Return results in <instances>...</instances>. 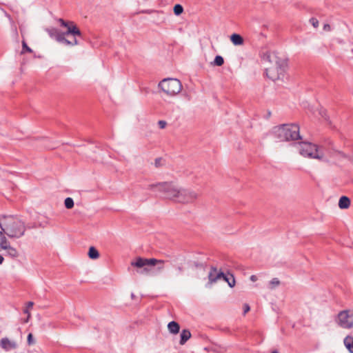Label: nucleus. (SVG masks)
Wrapping results in <instances>:
<instances>
[{"instance_id": "9b49d317", "label": "nucleus", "mask_w": 353, "mask_h": 353, "mask_svg": "<svg viewBox=\"0 0 353 353\" xmlns=\"http://www.w3.org/2000/svg\"><path fill=\"white\" fill-rule=\"evenodd\" d=\"M198 197V194L192 190L180 188L176 199V202L182 203H192Z\"/></svg>"}, {"instance_id": "4be33fe9", "label": "nucleus", "mask_w": 353, "mask_h": 353, "mask_svg": "<svg viewBox=\"0 0 353 353\" xmlns=\"http://www.w3.org/2000/svg\"><path fill=\"white\" fill-rule=\"evenodd\" d=\"M65 207L67 209H71L74 207V201L72 198L68 197L64 201Z\"/></svg>"}, {"instance_id": "a19ab883", "label": "nucleus", "mask_w": 353, "mask_h": 353, "mask_svg": "<svg viewBox=\"0 0 353 353\" xmlns=\"http://www.w3.org/2000/svg\"><path fill=\"white\" fill-rule=\"evenodd\" d=\"M272 353H278L276 350H274L272 352Z\"/></svg>"}, {"instance_id": "b1692460", "label": "nucleus", "mask_w": 353, "mask_h": 353, "mask_svg": "<svg viewBox=\"0 0 353 353\" xmlns=\"http://www.w3.org/2000/svg\"><path fill=\"white\" fill-rule=\"evenodd\" d=\"M223 63H224V59L221 56L217 55L215 57V59L214 60V64L215 65L221 66Z\"/></svg>"}, {"instance_id": "f3484780", "label": "nucleus", "mask_w": 353, "mask_h": 353, "mask_svg": "<svg viewBox=\"0 0 353 353\" xmlns=\"http://www.w3.org/2000/svg\"><path fill=\"white\" fill-rule=\"evenodd\" d=\"M350 205V200L347 196H343L340 198L339 201V207L341 209H347Z\"/></svg>"}, {"instance_id": "79ce46f5", "label": "nucleus", "mask_w": 353, "mask_h": 353, "mask_svg": "<svg viewBox=\"0 0 353 353\" xmlns=\"http://www.w3.org/2000/svg\"><path fill=\"white\" fill-rule=\"evenodd\" d=\"M24 312L28 313V310H25Z\"/></svg>"}, {"instance_id": "412c9836", "label": "nucleus", "mask_w": 353, "mask_h": 353, "mask_svg": "<svg viewBox=\"0 0 353 353\" xmlns=\"http://www.w3.org/2000/svg\"><path fill=\"white\" fill-rule=\"evenodd\" d=\"M88 256L92 259H97L99 256L98 250L94 247H90L88 251Z\"/></svg>"}, {"instance_id": "72a5a7b5", "label": "nucleus", "mask_w": 353, "mask_h": 353, "mask_svg": "<svg viewBox=\"0 0 353 353\" xmlns=\"http://www.w3.org/2000/svg\"><path fill=\"white\" fill-rule=\"evenodd\" d=\"M331 29L330 26L329 24H325L323 26V30L325 31H330Z\"/></svg>"}, {"instance_id": "7ed1b4c3", "label": "nucleus", "mask_w": 353, "mask_h": 353, "mask_svg": "<svg viewBox=\"0 0 353 353\" xmlns=\"http://www.w3.org/2000/svg\"><path fill=\"white\" fill-rule=\"evenodd\" d=\"M272 134L279 141L301 139L299 126L297 124H283L272 129Z\"/></svg>"}, {"instance_id": "c85d7f7f", "label": "nucleus", "mask_w": 353, "mask_h": 353, "mask_svg": "<svg viewBox=\"0 0 353 353\" xmlns=\"http://www.w3.org/2000/svg\"><path fill=\"white\" fill-rule=\"evenodd\" d=\"M310 23L315 28H318V26H319V21L316 18H314V17L311 18L310 19Z\"/></svg>"}, {"instance_id": "f8f14e48", "label": "nucleus", "mask_w": 353, "mask_h": 353, "mask_svg": "<svg viewBox=\"0 0 353 353\" xmlns=\"http://www.w3.org/2000/svg\"><path fill=\"white\" fill-rule=\"evenodd\" d=\"M285 67H276L272 65L265 69L266 76L273 81L283 79L284 77Z\"/></svg>"}, {"instance_id": "20e7f679", "label": "nucleus", "mask_w": 353, "mask_h": 353, "mask_svg": "<svg viewBox=\"0 0 353 353\" xmlns=\"http://www.w3.org/2000/svg\"><path fill=\"white\" fill-rule=\"evenodd\" d=\"M148 189L159 192V196L163 199L176 202L179 188L173 182L150 184Z\"/></svg>"}, {"instance_id": "f03ea898", "label": "nucleus", "mask_w": 353, "mask_h": 353, "mask_svg": "<svg viewBox=\"0 0 353 353\" xmlns=\"http://www.w3.org/2000/svg\"><path fill=\"white\" fill-rule=\"evenodd\" d=\"M0 228L10 238H20L26 231L25 224L14 215H0Z\"/></svg>"}, {"instance_id": "cd10ccee", "label": "nucleus", "mask_w": 353, "mask_h": 353, "mask_svg": "<svg viewBox=\"0 0 353 353\" xmlns=\"http://www.w3.org/2000/svg\"><path fill=\"white\" fill-rule=\"evenodd\" d=\"M27 342L29 345L34 343V337L32 333H29L27 337Z\"/></svg>"}, {"instance_id": "39448f33", "label": "nucleus", "mask_w": 353, "mask_h": 353, "mask_svg": "<svg viewBox=\"0 0 353 353\" xmlns=\"http://www.w3.org/2000/svg\"><path fill=\"white\" fill-rule=\"evenodd\" d=\"M210 270L208 273L209 282L206 284V287L209 285L216 283L218 281H223L226 282L230 288L235 285V279L233 274L228 273L225 274L222 271H218L215 266H210Z\"/></svg>"}, {"instance_id": "c756f323", "label": "nucleus", "mask_w": 353, "mask_h": 353, "mask_svg": "<svg viewBox=\"0 0 353 353\" xmlns=\"http://www.w3.org/2000/svg\"><path fill=\"white\" fill-rule=\"evenodd\" d=\"M158 125H159V127L161 128V129H163L166 127L167 125V122L165 121H163V120H160L158 121Z\"/></svg>"}, {"instance_id": "e433bc0d", "label": "nucleus", "mask_w": 353, "mask_h": 353, "mask_svg": "<svg viewBox=\"0 0 353 353\" xmlns=\"http://www.w3.org/2000/svg\"><path fill=\"white\" fill-rule=\"evenodd\" d=\"M3 257L1 255H0V264H1L3 262Z\"/></svg>"}, {"instance_id": "1a4fd4ad", "label": "nucleus", "mask_w": 353, "mask_h": 353, "mask_svg": "<svg viewBox=\"0 0 353 353\" xmlns=\"http://www.w3.org/2000/svg\"><path fill=\"white\" fill-rule=\"evenodd\" d=\"M336 321L342 328H352L353 327V309L339 312Z\"/></svg>"}, {"instance_id": "4c0bfd02", "label": "nucleus", "mask_w": 353, "mask_h": 353, "mask_svg": "<svg viewBox=\"0 0 353 353\" xmlns=\"http://www.w3.org/2000/svg\"><path fill=\"white\" fill-rule=\"evenodd\" d=\"M131 299H136V296L134 293H131Z\"/></svg>"}, {"instance_id": "a211bd4d", "label": "nucleus", "mask_w": 353, "mask_h": 353, "mask_svg": "<svg viewBox=\"0 0 353 353\" xmlns=\"http://www.w3.org/2000/svg\"><path fill=\"white\" fill-rule=\"evenodd\" d=\"M230 40L232 42V43L235 46L242 45L243 43V39L239 34H232L230 36Z\"/></svg>"}, {"instance_id": "423d86ee", "label": "nucleus", "mask_w": 353, "mask_h": 353, "mask_svg": "<svg viewBox=\"0 0 353 353\" xmlns=\"http://www.w3.org/2000/svg\"><path fill=\"white\" fill-rule=\"evenodd\" d=\"M159 87L167 95L174 96L181 90V81L176 79L168 78L164 79L159 83Z\"/></svg>"}, {"instance_id": "6e6552de", "label": "nucleus", "mask_w": 353, "mask_h": 353, "mask_svg": "<svg viewBox=\"0 0 353 353\" xmlns=\"http://www.w3.org/2000/svg\"><path fill=\"white\" fill-rule=\"evenodd\" d=\"M299 152L302 156L305 157L317 159H321L323 157V155L318 149V146L308 142H301L300 143Z\"/></svg>"}, {"instance_id": "473e14b6", "label": "nucleus", "mask_w": 353, "mask_h": 353, "mask_svg": "<svg viewBox=\"0 0 353 353\" xmlns=\"http://www.w3.org/2000/svg\"><path fill=\"white\" fill-rule=\"evenodd\" d=\"M319 114L321 115L322 117H323L325 120H327V114H326V110H321L319 111Z\"/></svg>"}, {"instance_id": "ddd939ff", "label": "nucleus", "mask_w": 353, "mask_h": 353, "mask_svg": "<svg viewBox=\"0 0 353 353\" xmlns=\"http://www.w3.org/2000/svg\"><path fill=\"white\" fill-rule=\"evenodd\" d=\"M163 260H158L154 258L145 259L141 256H137L132 261L130 265H156L157 263H165Z\"/></svg>"}, {"instance_id": "2f4dec72", "label": "nucleus", "mask_w": 353, "mask_h": 353, "mask_svg": "<svg viewBox=\"0 0 353 353\" xmlns=\"http://www.w3.org/2000/svg\"><path fill=\"white\" fill-rule=\"evenodd\" d=\"M250 310V307L248 303L243 305V315Z\"/></svg>"}, {"instance_id": "393cba45", "label": "nucleus", "mask_w": 353, "mask_h": 353, "mask_svg": "<svg viewBox=\"0 0 353 353\" xmlns=\"http://www.w3.org/2000/svg\"><path fill=\"white\" fill-rule=\"evenodd\" d=\"M6 250H7L8 254L12 257H14L17 255V251L14 248H11L9 243L8 244V248Z\"/></svg>"}, {"instance_id": "9d476101", "label": "nucleus", "mask_w": 353, "mask_h": 353, "mask_svg": "<svg viewBox=\"0 0 353 353\" xmlns=\"http://www.w3.org/2000/svg\"><path fill=\"white\" fill-rule=\"evenodd\" d=\"M261 58L263 61L268 62L272 65H276V67H286L287 65L286 59L279 57L275 52H266L263 54Z\"/></svg>"}, {"instance_id": "f257e3e1", "label": "nucleus", "mask_w": 353, "mask_h": 353, "mask_svg": "<svg viewBox=\"0 0 353 353\" xmlns=\"http://www.w3.org/2000/svg\"><path fill=\"white\" fill-rule=\"evenodd\" d=\"M61 26L66 28V31L61 32L54 28H47L46 31L49 36L58 42L66 46H76L79 44V38L82 39V33L73 21H66L59 19Z\"/></svg>"}, {"instance_id": "6ab92c4d", "label": "nucleus", "mask_w": 353, "mask_h": 353, "mask_svg": "<svg viewBox=\"0 0 353 353\" xmlns=\"http://www.w3.org/2000/svg\"><path fill=\"white\" fill-rule=\"evenodd\" d=\"M344 345L350 353H353V338L347 336L343 341Z\"/></svg>"}, {"instance_id": "4468645a", "label": "nucleus", "mask_w": 353, "mask_h": 353, "mask_svg": "<svg viewBox=\"0 0 353 353\" xmlns=\"http://www.w3.org/2000/svg\"><path fill=\"white\" fill-rule=\"evenodd\" d=\"M0 346L6 351H10L16 349L17 347V343L14 341H10L8 338H2L0 341Z\"/></svg>"}, {"instance_id": "ea45409f", "label": "nucleus", "mask_w": 353, "mask_h": 353, "mask_svg": "<svg viewBox=\"0 0 353 353\" xmlns=\"http://www.w3.org/2000/svg\"><path fill=\"white\" fill-rule=\"evenodd\" d=\"M339 152L340 154H341L343 157H345V155L343 152Z\"/></svg>"}, {"instance_id": "0eeeda50", "label": "nucleus", "mask_w": 353, "mask_h": 353, "mask_svg": "<svg viewBox=\"0 0 353 353\" xmlns=\"http://www.w3.org/2000/svg\"><path fill=\"white\" fill-rule=\"evenodd\" d=\"M163 266H131L128 271L132 274H139L145 276H153L161 274Z\"/></svg>"}, {"instance_id": "bb28decb", "label": "nucleus", "mask_w": 353, "mask_h": 353, "mask_svg": "<svg viewBox=\"0 0 353 353\" xmlns=\"http://www.w3.org/2000/svg\"><path fill=\"white\" fill-rule=\"evenodd\" d=\"M24 52H32V50L30 48H29L25 41H22V51L21 53Z\"/></svg>"}, {"instance_id": "c9c22d12", "label": "nucleus", "mask_w": 353, "mask_h": 353, "mask_svg": "<svg viewBox=\"0 0 353 353\" xmlns=\"http://www.w3.org/2000/svg\"><path fill=\"white\" fill-rule=\"evenodd\" d=\"M27 305H27V306H28V307H32V305H33V303H32V302H31V301H29V302L28 303V304H27Z\"/></svg>"}, {"instance_id": "aec40b11", "label": "nucleus", "mask_w": 353, "mask_h": 353, "mask_svg": "<svg viewBox=\"0 0 353 353\" xmlns=\"http://www.w3.org/2000/svg\"><path fill=\"white\" fill-rule=\"evenodd\" d=\"M4 234L5 233L2 230L0 231V248L1 249H6L9 243L6 239Z\"/></svg>"}, {"instance_id": "f704fd0d", "label": "nucleus", "mask_w": 353, "mask_h": 353, "mask_svg": "<svg viewBox=\"0 0 353 353\" xmlns=\"http://www.w3.org/2000/svg\"><path fill=\"white\" fill-rule=\"evenodd\" d=\"M250 279L252 281H255L256 280V276L255 275H252L251 277H250Z\"/></svg>"}, {"instance_id": "7c9ffc66", "label": "nucleus", "mask_w": 353, "mask_h": 353, "mask_svg": "<svg viewBox=\"0 0 353 353\" xmlns=\"http://www.w3.org/2000/svg\"><path fill=\"white\" fill-rule=\"evenodd\" d=\"M161 161H162V159L161 158H157L155 159V161H154V165L157 168H159V167L161 166V165H162Z\"/></svg>"}, {"instance_id": "5701e85b", "label": "nucleus", "mask_w": 353, "mask_h": 353, "mask_svg": "<svg viewBox=\"0 0 353 353\" xmlns=\"http://www.w3.org/2000/svg\"><path fill=\"white\" fill-rule=\"evenodd\" d=\"M173 10H174V14H176V16H179L183 12V8L180 4H176L174 6Z\"/></svg>"}, {"instance_id": "dca6fc26", "label": "nucleus", "mask_w": 353, "mask_h": 353, "mask_svg": "<svg viewBox=\"0 0 353 353\" xmlns=\"http://www.w3.org/2000/svg\"><path fill=\"white\" fill-rule=\"evenodd\" d=\"M168 330L170 334H176L180 331V325L175 321H172L168 324Z\"/></svg>"}, {"instance_id": "a878e982", "label": "nucleus", "mask_w": 353, "mask_h": 353, "mask_svg": "<svg viewBox=\"0 0 353 353\" xmlns=\"http://www.w3.org/2000/svg\"><path fill=\"white\" fill-rule=\"evenodd\" d=\"M280 283L279 280L277 278L272 279L270 282V285L271 289L275 288V287L278 286Z\"/></svg>"}, {"instance_id": "2eb2a0df", "label": "nucleus", "mask_w": 353, "mask_h": 353, "mask_svg": "<svg viewBox=\"0 0 353 353\" xmlns=\"http://www.w3.org/2000/svg\"><path fill=\"white\" fill-rule=\"evenodd\" d=\"M192 334L188 329H183L180 333L179 344L183 345L191 338Z\"/></svg>"}, {"instance_id": "58836bf2", "label": "nucleus", "mask_w": 353, "mask_h": 353, "mask_svg": "<svg viewBox=\"0 0 353 353\" xmlns=\"http://www.w3.org/2000/svg\"><path fill=\"white\" fill-rule=\"evenodd\" d=\"M177 270H178V273H179L181 271V266H178Z\"/></svg>"}]
</instances>
